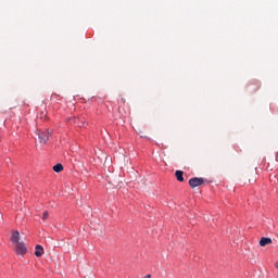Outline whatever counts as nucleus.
Listing matches in <instances>:
<instances>
[{
	"label": "nucleus",
	"instance_id": "f257e3e1",
	"mask_svg": "<svg viewBox=\"0 0 278 278\" xmlns=\"http://www.w3.org/2000/svg\"><path fill=\"white\" fill-rule=\"evenodd\" d=\"M10 240L15 255H17V257H25V255H27V244L21 241V232L13 230Z\"/></svg>",
	"mask_w": 278,
	"mask_h": 278
},
{
	"label": "nucleus",
	"instance_id": "f03ea898",
	"mask_svg": "<svg viewBox=\"0 0 278 278\" xmlns=\"http://www.w3.org/2000/svg\"><path fill=\"white\" fill-rule=\"evenodd\" d=\"M203 184H205V179L203 178L193 177L189 179L190 188H199V186H203Z\"/></svg>",
	"mask_w": 278,
	"mask_h": 278
},
{
	"label": "nucleus",
	"instance_id": "7ed1b4c3",
	"mask_svg": "<svg viewBox=\"0 0 278 278\" xmlns=\"http://www.w3.org/2000/svg\"><path fill=\"white\" fill-rule=\"evenodd\" d=\"M39 142H42L43 144H47L49 141V131H39Z\"/></svg>",
	"mask_w": 278,
	"mask_h": 278
},
{
	"label": "nucleus",
	"instance_id": "20e7f679",
	"mask_svg": "<svg viewBox=\"0 0 278 278\" xmlns=\"http://www.w3.org/2000/svg\"><path fill=\"white\" fill-rule=\"evenodd\" d=\"M35 255L37 257H42L45 255V248H42V245H40V244H37L35 247Z\"/></svg>",
	"mask_w": 278,
	"mask_h": 278
},
{
	"label": "nucleus",
	"instance_id": "39448f33",
	"mask_svg": "<svg viewBox=\"0 0 278 278\" xmlns=\"http://www.w3.org/2000/svg\"><path fill=\"white\" fill-rule=\"evenodd\" d=\"M273 243V239L268 238V237H263L260 240V247H266L268 244Z\"/></svg>",
	"mask_w": 278,
	"mask_h": 278
},
{
	"label": "nucleus",
	"instance_id": "423d86ee",
	"mask_svg": "<svg viewBox=\"0 0 278 278\" xmlns=\"http://www.w3.org/2000/svg\"><path fill=\"white\" fill-rule=\"evenodd\" d=\"M52 170H54V173H62V170H64V165H62V163H58L52 167Z\"/></svg>",
	"mask_w": 278,
	"mask_h": 278
},
{
	"label": "nucleus",
	"instance_id": "0eeeda50",
	"mask_svg": "<svg viewBox=\"0 0 278 278\" xmlns=\"http://www.w3.org/2000/svg\"><path fill=\"white\" fill-rule=\"evenodd\" d=\"M175 177H176L177 181L184 182V172L182 170H176Z\"/></svg>",
	"mask_w": 278,
	"mask_h": 278
},
{
	"label": "nucleus",
	"instance_id": "6e6552de",
	"mask_svg": "<svg viewBox=\"0 0 278 278\" xmlns=\"http://www.w3.org/2000/svg\"><path fill=\"white\" fill-rule=\"evenodd\" d=\"M47 218H49V212H43L42 214V220H47Z\"/></svg>",
	"mask_w": 278,
	"mask_h": 278
},
{
	"label": "nucleus",
	"instance_id": "1a4fd4ad",
	"mask_svg": "<svg viewBox=\"0 0 278 278\" xmlns=\"http://www.w3.org/2000/svg\"><path fill=\"white\" fill-rule=\"evenodd\" d=\"M144 278H151V274L146 275Z\"/></svg>",
	"mask_w": 278,
	"mask_h": 278
},
{
	"label": "nucleus",
	"instance_id": "9d476101",
	"mask_svg": "<svg viewBox=\"0 0 278 278\" xmlns=\"http://www.w3.org/2000/svg\"><path fill=\"white\" fill-rule=\"evenodd\" d=\"M276 268H278V263H276Z\"/></svg>",
	"mask_w": 278,
	"mask_h": 278
}]
</instances>
